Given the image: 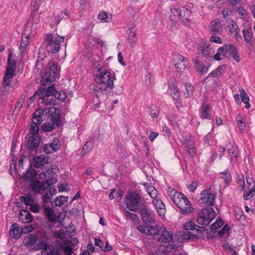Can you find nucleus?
<instances>
[{"instance_id":"f257e3e1","label":"nucleus","mask_w":255,"mask_h":255,"mask_svg":"<svg viewBox=\"0 0 255 255\" xmlns=\"http://www.w3.org/2000/svg\"><path fill=\"white\" fill-rule=\"evenodd\" d=\"M97 73L95 75V81L97 87L102 91L111 89L114 86V80L116 79L115 74L99 65L96 66Z\"/></svg>"},{"instance_id":"f03ea898","label":"nucleus","mask_w":255,"mask_h":255,"mask_svg":"<svg viewBox=\"0 0 255 255\" xmlns=\"http://www.w3.org/2000/svg\"><path fill=\"white\" fill-rule=\"evenodd\" d=\"M40 99L41 103L47 106L55 105L56 101L55 99L60 101H64L66 98L65 92L62 91L58 92L54 86V84L49 86L47 88H40Z\"/></svg>"},{"instance_id":"7ed1b4c3","label":"nucleus","mask_w":255,"mask_h":255,"mask_svg":"<svg viewBox=\"0 0 255 255\" xmlns=\"http://www.w3.org/2000/svg\"><path fill=\"white\" fill-rule=\"evenodd\" d=\"M170 19L174 23L181 20L186 25L189 23L191 11L184 7L170 8Z\"/></svg>"},{"instance_id":"20e7f679","label":"nucleus","mask_w":255,"mask_h":255,"mask_svg":"<svg viewBox=\"0 0 255 255\" xmlns=\"http://www.w3.org/2000/svg\"><path fill=\"white\" fill-rule=\"evenodd\" d=\"M59 74L57 65L54 62H49L45 69V73L42 77L41 82L43 85H50L54 82Z\"/></svg>"},{"instance_id":"39448f33","label":"nucleus","mask_w":255,"mask_h":255,"mask_svg":"<svg viewBox=\"0 0 255 255\" xmlns=\"http://www.w3.org/2000/svg\"><path fill=\"white\" fill-rule=\"evenodd\" d=\"M125 202L127 208L131 211L136 212L140 208L141 197L134 191L128 192L126 196Z\"/></svg>"},{"instance_id":"423d86ee","label":"nucleus","mask_w":255,"mask_h":255,"mask_svg":"<svg viewBox=\"0 0 255 255\" xmlns=\"http://www.w3.org/2000/svg\"><path fill=\"white\" fill-rule=\"evenodd\" d=\"M217 216L215 210L211 207L202 209L199 214L197 223L201 225H208Z\"/></svg>"},{"instance_id":"0eeeda50","label":"nucleus","mask_w":255,"mask_h":255,"mask_svg":"<svg viewBox=\"0 0 255 255\" xmlns=\"http://www.w3.org/2000/svg\"><path fill=\"white\" fill-rule=\"evenodd\" d=\"M64 40V37L59 36L57 33L52 34L48 33L46 35V41L48 45L49 50L54 54L58 52L59 50L61 43Z\"/></svg>"},{"instance_id":"6e6552de","label":"nucleus","mask_w":255,"mask_h":255,"mask_svg":"<svg viewBox=\"0 0 255 255\" xmlns=\"http://www.w3.org/2000/svg\"><path fill=\"white\" fill-rule=\"evenodd\" d=\"M173 202L180 209L182 213H191L193 208L190 206V202L186 197L182 193L179 196L177 195L172 199Z\"/></svg>"},{"instance_id":"1a4fd4ad","label":"nucleus","mask_w":255,"mask_h":255,"mask_svg":"<svg viewBox=\"0 0 255 255\" xmlns=\"http://www.w3.org/2000/svg\"><path fill=\"white\" fill-rule=\"evenodd\" d=\"M41 12L39 14L32 12L27 21L24 31L27 34L30 33L33 34V32L36 30L40 23L41 17L40 15Z\"/></svg>"},{"instance_id":"9d476101","label":"nucleus","mask_w":255,"mask_h":255,"mask_svg":"<svg viewBox=\"0 0 255 255\" xmlns=\"http://www.w3.org/2000/svg\"><path fill=\"white\" fill-rule=\"evenodd\" d=\"M140 213L141 215L142 221L145 224H149L155 222L153 214L151 210L147 208V206L144 204L142 203L141 205Z\"/></svg>"},{"instance_id":"9b49d317","label":"nucleus","mask_w":255,"mask_h":255,"mask_svg":"<svg viewBox=\"0 0 255 255\" xmlns=\"http://www.w3.org/2000/svg\"><path fill=\"white\" fill-rule=\"evenodd\" d=\"M154 235L155 240L162 243H169L172 239V235L163 227L159 229L157 227V231Z\"/></svg>"},{"instance_id":"f8f14e48","label":"nucleus","mask_w":255,"mask_h":255,"mask_svg":"<svg viewBox=\"0 0 255 255\" xmlns=\"http://www.w3.org/2000/svg\"><path fill=\"white\" fill-rule=\"evenodd\" d=\"M224 57L232 56L237 62L240 61V55L237 48L232 44H224L223 46Z\"/></svg>"},{"instance_id":"ddd939ff","label":"nucleus","mask_w":255,"mask_h":255,"mask_svg":"<svg viewBox=\"0 0 255 255\" xmlns=\"http://www.w3.org/2000/svg\"><path fill=\"white\" fill-rule=\"evenodd\" d=\"M33 35L34 34H31L30 33L27 34L26 32H25V31L24 30L23 35L22 37L20 45L19 47L20 52V54L22 57H23L24 54L26 53L27 50V47L30 43V39L33 36Z\"/></svg>"},{"instance_id":"4468645a","label":"nucleus","mask_w":255,"mask_h":255,"mask_svg":"<svg viewBox=\"0 0 255 255\" xmlns=\"http://www.w3.org/2000/svg\"><path fill=\"white\" fill-rule=\"evenodd\" d=\"M34 250H41L42 255H53L54 247L52 245H48L42 241H39L33 248Z\"/></svg>"},{"instance_id":"2eb2a0df","label":"nucleus","mask_w":255,"mask_h":255,"mask_svg":"<svg viewBox=\"0 0 255 255\" xmlns=\"http://www.w3.org/2000/svg\"><path fill=\"white\" fill-rule=\"evenodd\" d=\"M47 112L50 115L52 124L56 126H59L61 122L60 110L55 107H51L47 109Z\"/></svg>"},{"instance_id":"dca6fc26","label":"nucleus","mask_w":255,"mask_h":255,"mask_svg":"<svg viewBox=\"0 0 255 255\" xmlns=\"http://www.w3.org/2000/svg\"><path fill=\"white\" fill-rule=\"evenodd\" d=\"M61 146L60 142L57 138H54L52 142L46 143L43 147V151L45 153H53L59 149Z\"/></svg>"},{"instance_id":"f3484780","label":"nucleus","mask_w":255,"mask_h":255,"mask_svg":"<svg viewBox=\"0 0 255 255\" xmlns=\"http://www.w3.org/2000/svg\"><path fill=\"white\" fill-rule=\"evenodd\" d=\"M40 137L39 134L29 135L27 142V148L31 150L36 149L39 146Z\"/></svg>"},{"instance_id":"a211bd4d","label":"nucleus","mask_w":255,"mask_h":255,"mask_svg":"<svg viewBox=\"0 0 255 255\" xmlns=\"http://www.w3.org/2000/svg\"><path fill=\"white\" fill-rule=\"evenodd\" d=\"M193 64L194 69L200 76H203L207 73L209 66L205 65L199 58H197L194 60Z\"/></svg>"},{"instance_id":"6ab92c4d","label":"nucleus","mask_w":255,"mask_h":255,"mask_svg":"<svg viewBox=\"0 0 255 255\" xmlns=\"http://www.w3.org/2000/svg\"><path fill=\"white\" fill-rule=\"evenodd\" d=\"M201 200L207 205H213L215 201V195L207 190H204L201 193Z\"/></svg>"},{"instance_id":"aec40b11","label":"nucleus","mask_w":255,"mask_h":255,"mask_svg":"<svg viewBox=\"0 0 255 255\" xmlns=\"http://www.w3.org/2000/svg\"><path fill=\"white\" fill-rule=\"evenodd\" d=\"M23 233V227H19L17 223H13L10 229L9 234L15 239H18Z\"/></svg>"},{"instance_id":"412c9836","label":"nucleus","mask_w":255,"mask_h":255,"mask_svg":"<svg viewBox=\"0 0 255 255\" xmlns=\"http://www.w3.org/2000/svg\"><path fill=\"white\" fill-rule=\"evenodd\" d=\"M184 230L187 231H192L194 233L202 234L205 230V228L203 227H200L194 223L189 222L185 224L184 226Z\"/></svg>"},{"instance_id":"4be33fe9","label":"nucleus","mask_w":255,"mask_h":255,"mask_svg":"<svg viewBox=\"0 0 255 255\" xmlns=\"http://www.w3.org/2000/svg\"><path fill=\"white\" fill-rule=\"evenodd\" d=\"M137 230L141 233L146 235H154L157 231V227L156 226H145L143 225L137 227Z\"/></svg>"},{"instance_id":"5701e85b","label":"nucleus","mask_w":255,"mask_h":255,"mask_svg":"<svg viewBox=\"0 0 255 255\" xmlns=\"http://www.w3.org/2000/svg\"><path fill=\"white\" fill-rule=\"evenodd\" d=\"M38 241V238L36 235L31 234L26 236L23 241V243L26 247L28 248L34 246Z\"/></svg>"},{"instance_id":"b1692460","label":"nucleus","mask_w":255,"mask_h":255,"mask_svg":"<svg viewBox=\"0 0 255 255\" xmlns=\"http://www.w3.org/2000/svg\"><path fill=\"white\" fill-rule=\"evenodd\" d=\"M153 204L154 205L159 215H164L165 212V205L163 201L159 198H155L152 201Z\"/></svg>"},{"instance_id":"393cba45","label":"nucleus","mask_w":255,"mask_h":255,"mask_svg":"<svg viewBox=\"0 0 255 255\" xmlns=\"http://www.w3.org/2000/svg\"><path fill=\"white\" fill-rule=\"evenodd\" d=\"M31 188L35 193H42L43 191L46 190L45 184L38 180L31 183Z\"/></svg>"},{"instance_id":"a878e982","label":"nucleus","mask_w":255,"mask_h":255,"mask_svg":"<svg viewBox=\"0 0 255 255\" xmlns=\"http://www.w3.org/2000/svg\"><path fill=\"white\" fill-rule=\"evenodd\" d=\"M44 113L45 114L47 113V109H45L44 110H39L35 111L33 114L32 123L38 125L41 124L43 121L42 116Z\"/></svg>"},{"instance_id":"bb28decb","label":"nucleus","mask_w":255,"mask_h":255,"mask_svg":"<svg viewBox=\"0 0 255 255\" xmlns=\"http://www.w3.org/2000/svg\"><path fill=\"white\" fill-rule=\"evenodd\" d=\"M175 58L178 60V62L175 63V66L179 72H183L186 68L185 64L184 63L186 58L179 54H176Z\"/></svg>"},{"instance_id":"cd10ccee","label":"nucleus","mask_w":255,"mask_h":255,"mask_svg":"<svg viewBox=\"0 0 255 255\" xmlns=\"http://www.w3.org/2000/svg\"><path fill=\"white\" fill-rule=\"evenodd\" d=\"M198 51L201 52L205 57H211V54L214 53V50L210 47V45L205 43H202Z\"/></svg>"},{"instance_id":"c85d7f7f","label":"nucleus","mask_w":255,"mask_h":255,"mask_svg":"<svg viewBox=\"0 0 255 255\" xmlns=\"http://www.w3.org/2000/svg\"><path fill=\"white\" fill-rule=\"evenodd\" d=\"M19 219L23 223H30L32 220V217L29 211L22 210L19 212Z\"/></svg>"},{"instance_id":"c756f323","label":"nucleus","mask_w":255,"mask_h":255,"mask_svg":"<svg viewBox=\"0 0 255 255\" xmlns=\"http://www.w3.org/2000/svg\"><path fill=\"white\" fill-rule=\"evenodd\" d=\"M210 29L212 35H219L222 31V24L220 22H213Z\"/></svg>"},{"instance_id":"7c9ffc66","label":"nucleus","mask_w":255,"mask_h":255,"mask_svg":"<svg viewBox=\"0 0 255 255\" xmlns=\"http://www.w3.org/2000/svg\"><path fill=\"white\" fill-rule=\"evenodd\" d=\"M34 165L35 167L40 168L47 162V157L44 155H40L33 158Z\"/></svg>"},{"instance_id":"2f4dec72","label":"nucleus","mask_w":255,"mask_h":255,"mask_svg":"<svg viewBox=\"0 0 255 255\" xmlns=\"http://www.w3.org/2000/svg\"><path fill=\"white\" fill-rule=\"evenodd\" d=\"M144 185L146 188L148 194L151 198L153 199L157 197L158 191L153 186L149 185L147 183L144 184Z\"/></svg>"},{"instance_id":"473e14b6","label":"nucleus","mask_w":255,"mask_h":255,"mask_svg":"<svg viewBox=\"0 0 255 255\" xmlns=\"http://www.w3.org/2000/svg\"><path fill=\"white\" fill-rule=\"evenodd\" d=\"M93 147V142L92 140L87 141L84 145L81 152L80 153V156L83 157L87 153L89 152Z\"/></svg>"},{"instance_id":"72a5a7b5","label":"nucleus","mask_w":255,"mask_h":255,"mask_svg":"<svg viewBox=\"0 0 255 255\" xmlns=\"http://www.w3.org/2000/svg\"><path fill=\"white\" fill-rule=\"evenodd\" d=\"M224 66H220L218 67L215 70L210 73L208 76L205 78L204 81L207 80L210 77H217L222 74L223 72L221 71Z\"/></svg>"},{"instance_id":"f704fd0d","label":"nucleus","mask_w":255,"mask_h":255,"mask_svg":"<svg viewBox=\"0 0 255 255\" xmlns=\"http://www.w3.org/2000/svg\"><path fill=\"white\" fill-rule=\"evenodd\" d=\"M249 190L245 191L243 198L245 200H248L250 199L255 194V184H254L252 187H248Z\"/></svg>"},{"instance_id":"c9c22d12","label":"nucleus","mask_w":255,"mask_h":255,"mask_svg":"<svg viewBox=\"0 0 255 255\" xmlns=\"http://www.w3.org/2000/svg\"><path fill=\"white\" fill-rule=\"evenodd\" d=\"M7 64L8 65L6 69V73L4 76H6L7 78H12L14 76L15 68L10 66V55H9L7 60Z\"/></svg>"},{"instance_id":"e433bc0d","label":"nucleus","mask_w":255,"mask_h":255,"mask_svg":"<svg viewBox=\"0 0 255 255\" xmlns=\"http://www.w3.org/2000/svg\"><path fill=\"white\" fill-rule=\"evenodd\" d=\"M238 148L235 146H232L228 149V153L232 157L231 160L232 162H235L237 161L238 159Z\"/></svg>"},{"instance_id":"4c0bfd02","label":"nucleus","mask_w":255,"mask_h":255,"mask_svg":"<svg viewBox=\"0 0 255 255\" xmlns=\"http://www.w3.org/2000/svg\"><path fill=\"white\" fill-rule=\"evenodd\" d=\"M240 93L242 102L246 104V108L247 109L249 108L250 107V104L249 103L250 99L249 96L243 89L240 90Z\"/></svg>"},{"instance_id":"58836bf2","label":"nucleus","mask_w":255,"mask_h":255,"mask_svg":"<svg viewBox=\"0 0 255 255\" xmlns=\"http://www.w3.org/2000/svg\"><path fill=\"white\" fill-rule=\"evenodd\" d=\"M68 198L67 197L61 196L56 198L54 201V204L56 206H61L63 205L65 203L67 202ZM52 207H54V203L51 205Z\"/></svg>"},{"instance_id":"ea45409f","label":"nucleus","mask_w":255,"mask_h":255,"mask_svg":"<svg viewBox=\"0 0 255 255\" xmlns=\"http://www.w3.org/2000/svg\"><path fill=\"white\" fill-rule=\"evenodd\" d=\"M44 214L47 217L49 221L51 222L56 221L53 214V210L51 207H46L44 210Z\"/></svg>"},{"instance_id":"a19ab883","label":"nucleus","mask_w":255,"mask_h":255,"mask_svg":"<svg viewBox=\"0 0 255 255\" xmlns=\"http://www.w3.org/2000/svg\"><path fill=\"white\" fill-rule=\"evenodd\" d=\"M112 15L105 12H100L98 14V18L102 22H108L112 18Z\"/></svg>"},{"instance_id":"79ce46f5","label":"nucleus","mask_w":255,"mask_h":255,"mask_svg":"<svg viewBox=\"0 0 255 255\" xmlns=\"http://www.w3.org/2000/svg\"><path fill=\"white\" fill-rule=\"evenodd\" d=\"M169 90L170 95L172 98L175 100H178L179 99V93L178 91L177 88L175 86L170 85L169 86Z\"/></svg>"},{"instance_id":"37998d69","label":"nucleus","mask_w":255,"mask_h":255,"mask_svg":"<svg viewBox=\"0 0 255 255\" xmlns=\"http://www.w3.org/2000/svg\"><path fill=\"white\" fill-rule=\"evenodd\" d=\"M182 237L184 239L186 240H193L194 239H197V235H194L189 231L185 230L181 234Z\"/></svg>"},{"instance_id":"c03bdc74","label":"nucleus","mask_w":255,"mask_h":255,"mask_svg":"<svg viewBox=\"0 0 255 255\" xmlns=\"http://www.w3.org/2000/svg\"><path fill=\"white\" fill-rule=\"evenodd\" d=\"M236 121L237 122L239 129L241 130H243L246 126L244 118L240 115H238L236 117Z\"/></svg>"},{"instance_id":"a18cd8bd","label":"nucleus","mask_w":255,"mask_h":255,"mask_svg":"<svg viewBox=\"0 0 255 255\" xmlns=\"http://www.w3.org/2000/svg\"><path fill=\"white\" fill-rule=\"evenodd\" d=\"M229 27L230 28V32L232 34H236L239 33V28L237 23L233 20H230L229 23Z\"/></svg>"},{"instance_id":"49530a36","label":"nucleus","mask_w":255,"mask_h":255,"mask_svg":"<svg viewBox=\"0 0 255 255\" xmlns=\"http://www.w3.org/2000/svg\"><path fill=\"white\" fill-rule=\"evenodd\" d=\"M159 113V109L156 106L150 107L148 108V114L152 118L154 119L157 117Z\"/></svg>"},{"instance_id":"de8ad7c7","label":"nucleus","mask_w":255,"mask_h":255,"mask_svg":"<svg viewBox=\"0 0 255 255\" xmlns=\"http://www.w3.org/2000/svg\"><path fill=\"white\" fill-rule=\"evenodd\" d=\"M243 33L244 40L246 42H250L252 40L253 33L250 29L244 30H243Z\"/></svg>"},{"instance_id":"09e8293b","label":"nucleus","mask_w":255,"mask_h":255,"mask_svg":"<svg viewBox=\"0 0 255 255\" xmlns=\"http://www.w3.org/2000/svg\"><path fill=\"white\" fill-rule=\"evenodd\" d=\"M136 35V32L133 31L132 29L130 30V32L129 33V37H128V43L130 44V46L132 47H134L135 43V37Z\"/></svg>"},{"instance_id":"8fccbe9b","label":"nucleus","mask_w":255,"mask_h":255,"mask_svg":"<svg viewBox=\"0 0 255 255\" xmlns=\"http://www.w3.org/2000/svg\"><path fill=\"white\" fill-rule=\"evenodd\" d=\"M54 124H53L52 123H44L41 127H42V130L44 131H46V132H47V131H52L53 128H54Z\"/></svg>"},{"instance_id":"3c124183","label":"nucleus","mask_w":255,"mask_h":255,"mask_svg":"<svg viewBox=\"0 0 255 255\" xmlns=\"http://www.w3.org/2000/svg\"><path fill=\"white\" fill-rule=\"evenodd\" d=\"M35 175V171L33 169H28L24 174L23 177L26 180L32 179Z\"/></svg>"},{"instance_id":"603ef678","label":"nucleus","mask_w":255,"mask_h":255,"mask_svg":"<svg viewBox=\"0 0 255 255\" xmlns=\"http://www.w3.org/2000/svg\"><path fill=\"white\" fill-rule=\"evenodd\" d=\"M20 200L27 206H30L34 203L33 199L30 196L21 197Z\"/></svg>"},{"instance_id":"864d4df0","label":"nucleus","mask_w":255,"mask_h":255,"mask_svg":"<svg viewBox=\"0 0 255 255\" xmlns=\"http://www.w3.org/2000/svg\"><path fill=\"white\" fill-rule=\"evenodd\" d=\"M223 225V222L221 219H217L215 222L213 223L210 226V228L211 230H215L218 229Z\"/></svg>"},{"instance_id":"5fc2aeb1","label":"nucleus","mask_w":255,"mask_h":255,"mask_svg":"<svg viewBox=\"0 0 255 255\" xmlns=\"http://www.w3.org/2000/svg\"><path fill=\"white\" fill-rule=\"evenodd\" d=\"M124 215L127 219L132 221H135L137 218V216L136 214L129 212L127 210L124 212Z\"/></svg>"},{"instance_id":"6e6d98bb","label":"nucleus","mask_w":255,"mask_h":255,"mask_svg":"<svg viewBox=\"0 0 255 255\" xmlns=\"http://www.w3.org/2000/svg\"><path fill=\"white\" fill-rule=\"evenodd\" d=\"M38 130L39 127H38V125L32 123L29 128L30 135L33 134H39L38 132Z\"/></svg>"},{"instance_id":"4d7b16f0","label":"nucleus","mask_w":255,"mask_h":255,"mask_svg":"<svg viewBox=\"0 0 255 255\" xmlns=\"http://www.w3.org/2000/svg\"><path fill=\"white\" fill-rule=\"evenodd\" d=\"M41 4L40 0H34L31 3V10L32 11H36Z\"/></svg>"},{"instance_id":"13d9d810","label":"nucleus","mask_w":255,"mask_h":255,"mask_svg":"<svg viewBox=\"0 0 255 255\" xmlns=\"http://www.w3.org/2000/svg\"><path fill=\"white\" fill-rule=\"evenodd\" d=\"M185 87L187 91V95L188 97H191L193 94V87L189 83H185Z\"/></svg>"},{"instance_id":"bf43d9fd","label":"nucleus","mask_w":255,"mask_h":255,"mask_svg":"<svg viewBox=\"0 0 255 255\" xmlns=\"http://www.w3.org/2000/svg\"><path fill=\"white\" fill-rule=\"evenodd\" d=\"M222 178L224 180L226 184H229L232 181V177L228 171H226L225 173H223Z\"/></svg>"},{"instance_id":"052dcab7","label":"nucleus","mask_w":255,"mask_h":255,"mask_svg":"<svg viewBox=\"0 0 255 255\" xmlns=\"http://www.w3.org/2000/svg\"><path fill=\"white\" fill-rule=\"evenodd\" d=\"M201 117L202 119H207L210 115L209 108L208 106H206L202 109L201 113Z\"/></svg>"},{"instance_id":"680f3d73","label":"nucleus","mask_w":255,"mask_h":255,"mask_svg":"<svg viewBox=\"0 0 255 255\" xmlns=\"http://www.w3.org/2000/svg\"><path fill=\"white\" fill-rule=\"evenodd\" d=\"M222 47H220L218 49L217 53L214 55V59L217 61H220L222 59L221 56L222 55L224 56V51Z\"/></svg>"},{"instance_id":"e2e57ef3","label":"nucleus","mask_w":255,"mask_h":255,"mask_svg":"<svg viewBox=\"0 0 255 255\" xmlns=\"http://www.w3.org/2000/svg\"><path fill=\"white\" fill-rule=\"evenodd\" d=\"M168 193L169 195L171 197L172 200L173 198H174L176 196H179L180 192H178L177 190L171 188H168Z\"/></svg>"},{"instance_id":"0e129e2a","label":"nucleus","mask_w":255,"mask_h":255,"mask_svg":"<svg viewBox=\"0 0 255 255\" xmlns=\"http://www.w3.org/2000/svg\"><path fill=\"white\" fill-rule=\"evenodd\" d=\"M168 250V252L172 255L173 253L177 250V247L173 244H168L165 248Z\"/></svg>"},{"instance_id":"69168bd1","label":"nucleus","mask_w":255,"mask_h":255,"mask_svg":"<svg viewBox=\"0 0 255 255\" xmlns=\"http://www.w3.org/2000/svg\"><path fill=\"white\" fill-rule=\"evenodd\" d=\"M210 41L216 43L221 44L222 42V40L221 37L217 35H212L210 38Z\"/></svg>"},{"instance_id":"338daca9","label":"nucleus","mask_w":255,"mask_h":255,"mask_svg":"<svg viewBox=\"0 0 255 255\" xmlns=\"http://www.w3.org/2000/svg\"><path fill=\"white\" fill-rule=\"evenodd\" d=\"M41 92L40 88L38 89L37 91H36L34 94L29 98V104H31L35 99L36 96H39V98L40 99V94Z\"/></svg>"},{"instance_id":"774afa93","label":"nucleus","mask_w":255,"mask_h":255,"mask_svg":"<svg viewBox=\"0 0 255 255\" xmlns=\"http://www.w3.org/2000/svg\"><path fill=\"white\" fill-rule=\"evenodd\" d=\"M30 210L34 213H38L39 212V206L37 203L34 202L30 206Z\"/></svg>"}]
</instances>
